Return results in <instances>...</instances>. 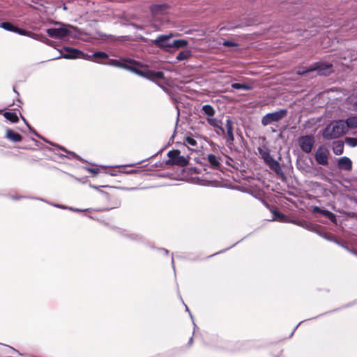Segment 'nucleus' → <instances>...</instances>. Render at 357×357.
Here are the masks:
<instances>
[{"instance_id":"79ce46f5","label":"nucleus","mask_w":357,"mask_h":357,"mask_svg":"<svg viewBox=\"0 0 357 357\" xmlns=\"http://www.w3.org/2000/svg\"><path fill=\"white\" fill-rule=\"evenodd\" d=\"M71 210H73V208H70ZM73 211H79L80 210L77 209V208H75V209H73Z\"/></svg>"},{"instance_id":"a211bd4d","label":"nucleus","mask_w":357,"mask_h":357,"mask_svg":"<svg viewBox=\"0 0 357 357\" xmlns=\"http://www.w3.org/2000/svg\"><path fill=\"white\" fill-rule=\"evenodd\" d=\"M6 137L11 142H18L22 141V136L11 129H7L6 132Z\"/></svg>"},{"instance_id":"f3484780","label":"nucleus","mask_w":357,"mask_h":357,"mask_svg":"<svg viewBox=\"0 0 357 357\" xmlns=\"http://www.w3.org/2000/svg\"><path fill=\"white\" fill-rule=\"evenodd\" d=\"M206 160L213 169H218L220 166V158L214 154H208L206 157Z\"/></svg>"},{"instance_id":"6ab92c4d","label":"nucleus","mask_w":357,"mask_h":357,"mask_svg":"<svg viewBox=\"0 0 357 357\" xmlns=\"http://www.w3.org/2000/svg\"><path fill=\"white\" fill-rule=\"evenodd\" d=\"M201 112L206 119L214 116L215 110L211 105H204L201 109Z\"/></svg>"},{"instance_id":"ddd939ff","label":"nucleus","mask_w":357,"mask_h":357,"mask_svg":"<svg viewBox=\"0 0 357 357\" xmlns=\"http://www.w3.org/2000/svg\"><path fill=\"white\" fill-rule=\"evenodd\" d=\"M329 151L322 146H319L315 152V160L318 164L326 165L328 163Z\"/></svg>"},{"instance_id":"6e6552de","label":"nucleus","mask_w":357,"mask_h":357,"mask_svg":"<svg viewBox=\"0 0 357 357\" xmlns=\"http://www.w3.org/2000/svg\"><path fill=\"white\" fill-rule=\"evenodd\" d=\"M175 35L169 33L167 35H159L154 40L153 43L159 48L165 52H172V41L170 39Z\"/></svg>"},{"instance_id":"bb28decb","label":"nucleus","mask_w":357,"mask_h":357,"mask_svg":"<svg viewBox=\"0 0 357 357\" xmlns=\"http://www.w3.org/2000/svg\"><path fill=\"white\" fill-rule=\"evenodd\" d=\"M289 222H291V223H293L294 225H298L300 227H304L307 229H312V225H309L308 223H307L305 221H303V220H289Z\"/></svg>"},{"instance_id":"cd10ccee","label":"nucleus","mask_w":357,"mask_h":357,"mask_svg":"<svg viewBox=\"0 0 357 357\" xmlns=\"http://www.w3.org/2000/svg\"><path fill=\"white\" fill-rule=\"evenodd\" d=\"M4 117L8 121L16 123L18 121V116L15 112H6L3 114Z\"/></svg>"},{"instance_id":"de8ad7c7","label":"nucleus","mask_w":357,"mask_h":357,"mask_svg":"<svg viewBox=\"0 0 357 357\" xmlns=\"http://www.w3.org/2000/svg\"><path fill=\"white\" fill-rule=\"evenodd\" d=\"M185 310L189 311L188 306L185 305Z\"/></svg>"},{"instance_id":"58836bf2","label":"nucleus","mask_w":357,"mask_h":357,"mask_svg":"<svg viewBox=\"0 0 357 357\" xmlns=\"http://www.w3.org/2000/svg\"><path fill=\"white\" fill-rule=\"evenodd\" d=\"M161 250H162V251H163V252H165V255H167V254H168V252H168V250H166V249H162Z\"/></svg>"},{"instance_id":"3c124183","label":"nucleus","mask_w":357,"mask_h":357,"mask_svg":"<svg viewBox=\"0 0 357 357\" xmlns=\"http://www.w3.org/2000/svg\"><path fill=\"white\" fill-rule=\"evenodd\" d=\"M25 123H26V125H27V127H28V128H30V126H29V125H28V123H26V122H25Z\"/></svg>"},{"instance_id":"4c0bfd02","label":"nucleus","mask_w":357,"mask_h":357,"mask_svg":"<svg viewBox=\"0 0 357 357\" xmlns=\"http://www.w3.org/2000/svg\"><path fill=\"white\" fill-rule=\"evenodd\" d=\"M301 324V322H300L297 326H296V327H295L294 330L292 331V333H291V335H290V336H291V335H293V333H294V331L298 328V326Z\"/></svg>"},{"instance_id":"2f4dec72","label":"nucleus","mask_w":357,"mask_h":357,"mask_svg":"<svg viewBox=\"0 0 357 357\" xmlns=\"http://www.w3.org/2000/svg\"><path fill=\"white\" fill-rule=\"evenodd\" d=\"M345 143L350 147H355L357 146V138L346 137Z\"/></svg>"},{"instance_id":"f257e3e1","label":"nucleus","mask_w":357,"mask_h":357,"mask_svg":"<svg viewBox=\"0 0 357 357\" xmlns=\"http://www.w3.org/2000/svg\"><path fill=\"white\" fill-rule=\"evenodd\" d=\"M347 132V126L344 120L335 121L328 124L323 132L326 139H336Z\"/></svg>"},{"instance_id":"f03ea898","label":"nucleus","mask_w":357,"mask_h":357,"mask_svg":"<svg viewBox=\"0 0 357 357\" xmlns=\"http://www.w3.org/2000/svg\"><path fill=\"white\" fill-rule=\"evenodd\" d=\"M258 151L266 165H268L269 168L278 176L284 178V174L280 163L270 155L269 151L261 148H258Z\"/></svg>"},{"instance_id":"20e7f679","label":"nucleus","mask_w":357,"mask_h":357,"mask_svg":"<svg viewBox=\"0 0 357 357\" xmlns=\"http://www.w3.org/2000/svg\"><path fill=\"white\" fill-rule=\"evenodd\" d=\"M97 63L124 68V69L130 70L132 72H134V70H135V67L139 66V63L132 59L118 60V59H109L105 63L100 62V61H97Z\"/></svg>"},{"instance_id":"7c9ffc66","label":"nucleus","mask_w":357,"mask_h":357,"mask_svg":"<svg viewBox=\"0 0 357 357\" xmlns=\"http://www.w3.org/2000/svg\"><path fill=\"white\" fill-rule=\"evenodd\" d=\"M185 143L187 145L191 146L195 148H197V142L192 137H187L185 138Z\"/></svg>"},{"instance_id":"8fccbe9b","label":"nucleus","mask_w":357,"mask_h":357,"mask_svg":"<svg viewBox=\"0 0 357 357\" xmlns=\"http://www.w3.org/2000/svg\"><path fill=\"white\" fill-rule=\"evenodd\" d=\"M25 123H26V125H27V127H28V128H30V126H29V125H28V123H26V122H25Z\"/></svg>"},{"instance_id":"393cba45","label":"nucleus","mask_w":357,"mask_h":357,"mask_svg":"<svg viewBox=\"0 0 357 357\" xmlns=\"http://www.w3.org/2000/svg\"><path fill=\"white\" fill-rule=\"evenodd\" d=\"M272 213L274 215V218L272 219L271 220H273L274 219H277L278 221H280L281 222H289V218L286 215L282 214V213L278 212L275 210L272 211Z\"/></svg>"},{"instance_id":"423d86ee","label":"nucleus","mask_w":357,"mask_h":357,"mask_svg":"<svg viewBox=\"0 0 357 357\" xmlns=\"http://www.w3.org/2000/svg\"><path fill=\"white\" fill-rule=\"evenodd\" d=\"M63 50L66 52V53L61 54L60 56L54 58V59L64 58L67 59H82L85 60H90L91 56L89 54L83 52L77 49L71 48L69 47H64Z\"/></svg>"},{"instance_id":"9d476101","label":"nucleus","mask_w":357,"mask_h":357,"mask_svg":"<svg viewBox=\"0 0 357 357\" xmlns=\"http://www.w3.org/2000/svg\"><path fill=\"white\" fill-rule=\"evenodd\" d=\"M301 149L306 153H310L315 143L314 137L312 135L301 136L298 139Z\"/></svg>"},{"instance_id":"49530a36","label":"nucleus","mask_w":357,"mask_h":357,"mask_svg":"<svg viewBox=\"0 0 357 357\" xmlns=\"http://www.w3.org/2000/svg\"><path fill=\"white\" fill-rule=\"evenodd\" d=\"M57 207L64 208L63 206L56 205Z\"/></svg>"},{"instance_id":"09e8293b","label":"nucleus","mask_w":357,"mask_h":357,"mask_svg":"<svg viewBox=\"0 0 357 357\" xmlns=\"http://www.w3.org/2000/svg\"><path fill=\"white\" fill-rule=\"evenodd\" d=\"M22 119L23 121L26 122V120L24 117H22Z\"/></svg>"},{"instance_id":"e433bc0d","label":"nucleus","mask_w":357,"mask_h":357,"mask_svg":"<svg viewBox=\"0 0 357 357\" xmlns=\"http://www.w3.org/2000/svg\"><path fill=\"white\" fill-rule=\"evenodd\" d=\"M323 209L320 208L319 206H314L313 207V212L314 213H319L321 214V211Z\"/></svg>"},{"instance_id":"39448f33","label":"nucleus","mask_w":357,"mask_h":357,"mask_svg":"<svg viewBox=\"0 0 357 357\" xmlns=\"http://www.w3.org/2000/svg\"><path fill=\"white\" fill-rule=\"evenodd\" d=\"M287 114V110L285 109H280L278 111L268 113L261 119V124L266 126L273 123L279 122L283 119Z\"/></svg>"},{"instance_id":"1a4fd4ad","label":"nucleus","mask_w":357,"mask_h":357,"mask_svg":"<svg viewBox=\"0 0 357 357\" xmlns=\"http://www.w3.org/2000/svg\"><path fill=\"white\" fill-rule=\"evenodd\" d=\"M46 33L52 38L63 39L71 36V31L67 26L59 28H50L47 29Z\"/></svg>"},{"instance_id":"aec40b11","label":"nucleus","mask_w":357,"mask_h":357,"mask_svg":"<svg viewBox=\"0 0 357 357\" xmlns=\"http://www.w3.org/2000/svg\"><path fill=\"white\" fill-rule=\"evenodd\" d=\"M188 45V42L184 39L174 40L172 41V52L181 47H185Z\"/></svg>"},{"instance_id":"c85d7f7f","label":"nucleus","mask_w":357,"mask_h":357,"mask_svg":"<svg viewBox=\"0 0 357 357\" xmlns=\"http://www.w3.org/2000/svg\"><path fill=\"white\" fill-rule=\"evenodd\" d=\"M321 214L327 217L331 222H336V216L334 213L332 212L323 209L321 211Z\"/></svg>"},{"instance_id":"72a5a7b5","label":"nucleus","mask_w":357,"mask_h":357,"mask_svg":"<svg viewBox=\"0 0 357 357\" xmlns=\"http://www.w3.org/2000/svg\"><path fill=\"white\" fill-rule=\"evenodd\" d=\"M222 45L225 47H237L238 45L232 40H225Z\"/></svg>"},{"instance_id":"4468645a","label":"nucleus","mask_w":357,"mask_h":357,"mask_svg":"<svg viewBox=\"0 0 357 357\" xmlns=\"http://www.w3.org/2000/svg\"><path fill=\"white\" fill-rule=\"evenodd\" d=\"M207 123L212 127L216 128V132L218 135H225V130L222 127V122L221 120L215 118L214 116L206 118Z\"/></svg>"},{"instance_id":"0eeeda50","label":"nucleus","mask_w":357,"mask_h":357,"mask_svg":"<svg viewBox=\"0 0 357 357\" xmlns=\"http://www.w3.org/2000/svg\"><path fill=\"white\" fill-rule=\"evenodd\" d=\"M179 150H172L169 151V160L167 162V165H178L180 167H185L188 164V159L183 155H180Z\"/></svg>"},{"instance_id":"473e14b6","label":"nucleus","mask_w":357,"mask_h":357,"mask_svg":"<svg viewBox=\"0 0 357 357\" xmlns=\"http://www.w3.org/2000/svg\"><path fill=\"white\" fill-rule=\"evenodd\" d=\"M14 33H17L21 36H29L32 33L29 31L22 29L17 26H15V28Z\"/></svg>"},{"instance_id":"ea45409f","label":"nucleus","mask_w":357,"mask_h":357,"mask_svg":"<svg viewBox=\"0 0 357 357\" xmlns=\"http://www.w3.org/2000/svg\"><path fill=\"white\" fill-rule=\"evenodd\" d=\"M192 343V337H191L189 340V344H191Z\"/></svg>"},{"instance_id":"c9c22d12","label":"nucleus","mask_w":357,"mask_h":357,"mask_svg":"<svg viewBox=\"0 0 357 357\" xmlns=\"http://www.w3.org/2000/svg\"><path fill=\"white\" fill-rule=\"evenodd\" d=\"M70 155L69 156V158H77V160H80V158L75 153H73V152H68Z\"/></svg>"},{"instance_id":"37998d69","label":"nucleus","mask_w":357,"mask_h":357,"mask_svg":"<svg viewBox=\"0 0 357 357\" xmlns=\"http://www.w3.org/2000/svg\"><path fill=\"white\" fill-rule=\"evenodd\" d=\"M172 265H174V259L173 258L172 259ZM173 268H174V266H173Z\"/></svg>"},{"instance_id":"2eb2a0df","label":"nucleus","mask_w":357,"mask_h":357,"mask_svg":"<svg viewBox=\"0 0 357 357\" xmlns=\"http://www.w3.org/2000/svg\"><path fill=\"white\" fill-rule=\"evenodd\" d=\"M226 135L227 143L229 145L233 144V142L234 141V136L233 133L232 121L229 119V117H228L227 119L226 120Z\"/></svg>"},{"instance_id":"a18cd8bd","label":"nucleus","mask_w":357,"mask_h":357,"mask_svg":"<svg viewBox=\"0 0 357 357\" xmlns=\"http://www.w3.org/2000/svg\"><path fill=\"white\" fill-rule=\"evenodd\" d=\"M13 199H19V197H13Z\"/></svg>"},{"instance_id":"412c9836","label":"nucleus","mask_w":357,"mask_h":357,"mask_svg":"<svg viewBox=\"0 0 357 357\" xmlns=\"http://www.w3.org/2000/svg\"><path fill=\"white\" fill-rule=\"evenodd\" d=\"M344 151V143L341 141H336L333 144V151L337 155H342Z\"/></svg>"},{"instance_id":"f704fd0d","label":"nucleus","mask_w":357,"mask_h":357,"mask_svg":"<svg viewBox=\"0 0 357 357\" xmlns=\"http://www.w3.org/2000/svg\"><path fill=\"white\" fill-rule=\"evenodd\" d=\"M88 171L93 174H97L99 172V169L97 168H88Z\"/></svg>"},{"instance_id":"9b49d317","label":"nucleus","mask_w":357,"mask_h":357,"mask_svg":"<svg viewBox=\"0 0 357 357\" xmlns=\"http://www.w3.org/2000/svg\"><path fill=\"white\" fill-rule=\"evenodd\" d=\"M168 6L166 3L162 4H153L151 6L150 10L152 13L153 17L155 21H162L165 19V15L167 13Z\"/></svg>"},{"instance_id":"7ed1b4c3","label":"nucleus","mask_w":357,"mask_h":357,"mask_svg":"<svg viewBox=\"0 0 357 357\" xmlns=\"http://www.w3.org/2000/svg\"><path fill=\"white\" fill-rule=\"evenodd\" d=\"M332 65L326 63H314L309 67H303L299 68L296 73L298 75H304L307 73L317 71L319 75H327L332 72Z\"/></svg>"},{"instance_id":"c03bdc74","label":"nucleus","mask_w":357,"mask_h":357,"mask_svg":"<svg viewBox=\"0 0 357 357\" xmlns=\"http://www.w3.org/2000/svg\"><path fill=\"white\" fill-rule=\"evenodd\" d=\"M162 89L165 91H167V89H166L165 87H162Z\"/></svg>"},{"instance_id":"a878e982","label":"nucleus","mask_w":357,"mask_h":357,"mask_svg":"<svg viewBox=\"0 0 357 357\" xmlns=\"http://www.w3.org/2000/svg\"><path fill=\"white\" fill-rule=\"evenodd\" d=\"M231 87L235 89H241L245 91H250L252 89V86L246 84L233 83Z\"/></svg>"},{"instance_id":"dca6fc26","label":"nucleus","mask_w":357,"mask_h":357,"mask_svg":"<svg viewBox=\"0 0 357 357\" xmlns=\"http://www.w3.org/2000/svg\"><path fill=\"white\" fill-rule=\"evenodd\" d=\"M337 165L340 169L351 171L352 169V162L346 156L342 157L338 160Z\"/></svg>"},{"instance_id":"c756f323","label":"nucleus","mask_w":357,"mask_h":357,"mask_svg":"<svg viewBox=\"0 0 357 357\" xmlns=\"http://www.w3.org/2000/svg\"><path fill=\"white\" fill-rule=\"evenodd\" d=\"M0 27L11 32H14L15 28V26L12 23L8 22L1 23Z\"/></svg>"},{"instance_id":"5701e85b","label":"nucleus","mask_w":357,"mask_h":357,"mask_svg":"<svg viewBox=\"0 0 357 357\" xmlns=\"http://www.w3.org/2000/svg\"><path fill=\"white\" fill-rule=\"evenodd\" d=\"M91 59L89 61H98V59H105L108 58V54L103 52H96L93 54H89Z\"/></svg>"},{"instance_id":"f8f14e48","label":"nucleus","mask_w":357,"mask_h":357,"mask_svg":"<svg viewBox=\"0 0 357 357\" xmlns=\"http://www.w3.org/2000/svg\"><path fill=\"white\" fill-rule=\"evenodd\" d=\"M138 67H135V70H134V73L144 77L151 80L159 79L164 78V73L161 71H151V70H142L137 68Z\"/></svg>"},{"instance_id":"a19ab883","label":"nucleus","mask_w":357,"mask_h":357,"mask_svg":"<svg viewBox=\"0 0 357 357\" xmlns=\"http://www.w3.org/2000/svg\"><path fill=\"white\" fill-rule=\"evenodd\" d=\"M59 149H61V150H63V151H64L67 152V151H66L63 147H61V146H59Z\"/></svg>"},{"instance_id":"603ef678","label":"nucleus","mask_w":357,"mask_h":357,"mask_svg":"<svg viewBox=\"0 0 357 357\" xmlns=\"http://www.w3.org/2000/svg\"><path fill=\"white\" fill-rule=\"evenodd\" d=\"M25 123H26V125H27V127H28V128H30V126H29V125H28V123H26V122H25Z\"/></svg>"},{"instance_id":"b1692460","label":"nucleus","mask_w":357,"mask_h":357,"mask_svg":"<svg viewBox=\"0 0 357 357\" xmlns=\"http://www.w3.org/2000/svg\"><path fill=\"white\" fill-rule=\"evenodd\" d=\"M192 56V52L190 50H183L180 52L176 57L178 61L188 60Z\"/></svg>"},{"instance_id":"4be33fe9","label":"nucleus","mask_w":357,"mask_h":357,"mask_svg":"<svg viewBox=\"0 0 357 357\" xmlns=\"http://www.w3.org/2000/svg\"><path fill=\"white\" fill-rule=\"evenodd\" d=\"M344 123L347 126V131L349 128H357V116H349L344 121Z\"/></svg>"}]
</instances>
